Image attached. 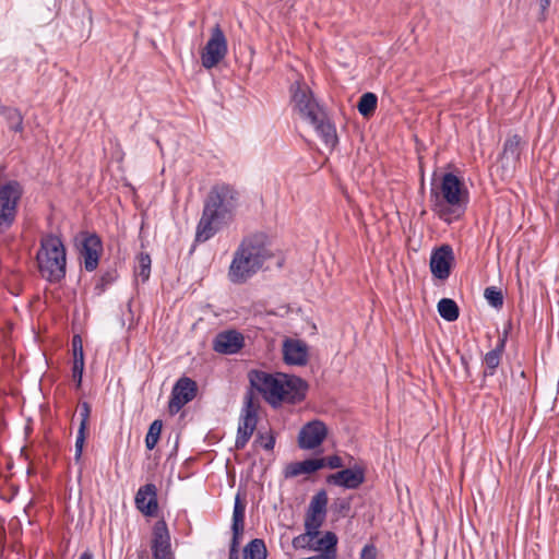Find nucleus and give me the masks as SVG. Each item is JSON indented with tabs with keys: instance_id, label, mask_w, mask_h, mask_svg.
Here are the masks:
<instances>
[{
	"instance_id": "1",
	"label": "nucleus",
	"mask_w": 559,
	"mask_h": 559,
	"mask_svg": "<svg viewBox=\"0 0 559 559\" xmlns=\"http://www.w3.org/2000/svg\"><path fill=\"white\" fill-rule=\"evenodd\" d=\"M239 190L227 182H217L209 191L203 203L201 217L195 227V243L213 238L222 228L230 224L239 206Z\"/></svg>"
},
{
	"instance_id": "2",
	"label": "nucleus",
	"mask_w": 559,
	"mask_h": 559,
	"mask_svg": "<svg viewBox=\"0 0 559 559\" xmlns=\"http://www.w3.org/2000/svg\"><path fill=\"white\" fill-rule=\"evenodd\" d=\"M249 381L264 400L277 408L282 404H297L305 400L308 384L301 378L286 373H269L262 370H251Z\"/></svg>"
},
{
	"instance_id": "3",
	"label": "nucleus",
	"mask_w": 559,
	"mask_h": 559,
	"mask_svg": "<svg viewBox=\"0 0 559 559\" xmlns=\"http://www.w3.org/2000/svg\"><path fill=\"white\" fill-rule=\"evenodd\" d=\"M431 211L443 222L460 218L468 202L464 183L453 173H445L439 187H431L429 193Z\"/></svg>"
},
{
	"instance_id": "4",
	"label": "nucleus",
	"mask_w": 559,
	"mask_h": 559,
	"mask_svg": "<svg viewBox=\"0 0 559 559\" xmlns=\"http://www.w3.org/2000/svg\"><path fill=\"white\" fill-rule=\"evenodd\" d=\"M272 257L261 235H253L242 239L234 253L228 276L233 283H243L254 275Z\"/></svg>"
},
{
	"instance_id": "5",
	"label": "nucleus",
	"mask_w": 559,
	"mask_h": 559,
	"mask_svg": "<svg viewBox=\"0 0 559 559\" xmlns=\"http://www.w3.org/2000/svg\"><path fill=\"white\" fill-rule=\"evenodd\" d=\"M36 261L43 278L50 283L61 282L67 273V251L62 239L53 234L41 237Z\"/></svg>"
},
{
	"instance_id": "6",
	"label": "nucleus",
	"mask_w": 559,
	"mask_h": 559,
	"mask_svg": "<svg viewBox=\"0 0 559 559\" xmlns=\"http://www.w3.org/2000/svg\"><path fill=\"white\" fill-rule=\"evenodd\" d=\"M23 188L16 180H10L0 187V234L14 223Z\"/></svg>"
},
{
	"instance_id": "7",
	"label": "nucleus",
	"mask_w": 559,
	"mask_h": 559,
	"mask_svg": "<svg viewBox=\"0 0 559 559\" xmlns=\"http://www.w3.org/2000/svg\"><path fill=\"white\" fill-rule=\"evenodd\" d=\"M228 53L227 38L219 24L211 29V35L201 51V62L205 69L216 67Z\"/></svg>"
},
{
	"instance_id": "8",
	"label": "nucleus",
	"mask_w": 559,
	"mask_h": 559,
	"mask_svg": "<svg viewBox=\"0 0 559 559\" xmlns=\"http://www.w3.org/2000/svg\"><path fill=\"white\" fill-rule=\"evenodd\" d=\"M292 103L294 109L306 119H316L323 109L316 100L310 87L302 81H296L290 85Z\"/></svg>"
},
{
	"instance_id": "9",
	"label": "nucleus",
	"mask_w": 559,
	"mask_h": 559,
	"mask_svg": "<svg viewBox=\"0 0 559 559\" xmlns=\"http://www.w3.org/2000/svg\"><path fill=\"white\" fill-rule=\"evenodd\" d=\"M258 424V406L253 397L248 393L245 397V404L239 416L235 448L242 450L252 437Z\"/></svg>"
},
{
	"instance_id": "10",
	"label": "nucleus",
	"mask_w": 559,
	"mask_h": 559,
	"mask_svg": "<svg viewBox=\"0 0 559 559\" xmlns=\"http://www.w3.org/2000/svg\"><path fill=\"white\" fill-rule=\"evenodd\" d=\"M75 243L83 258V265L87 272H93L99 264L103 252V241L96 233L81 231L75 237Z\"/></svg>"
},
{
	"instance_id": "11",
	"label": "nucleus",
	"mask_w": 559,
	"mask_h": 559,
	"mask_svg": "<svg viewBox=\"0 0 559 559\" xmlns=\"http://www.w3.org/2000/svg\"><path fill=\"white\" fill-rule=\"evenodd\" d=\"M198 392L195 381L188 377H181L173 386L168 409L170 414H177L186 404L191 402Z\"/></svg>"
},
{
	"instance_id": "12",
	"label": "nucleus",
	"mask_w": 559,
	"mask_h": 559,
	"mask_svg": "<svg viewBox=\"0 0 559 559\" xmlns=\"http://www.w3.org/2000/svg\"><path fill=\"white\" fill-rule=\"evenodd\" d=\"M328 436L326 425L319 419L305 424L298 435V445L302 450H313L321 445Z\"/></svg>"
},
{
	"instance_id": "13",
	"label": "nucleus",
	"mask_w": 559,
	"mask_h": 559,
	"mask_svg": "<svg viewBox=\"0 0 559 559\" xmlns=\"http://www.w3.org/2000/svg\"><path fill=\"white\" fill-rule=\"evenodd\" d=\"M453 263L454 253L450 245H442L432 250L429 264L433 277L440 281L449 278Z\"/></svg>"
},
{
	"instance_id": "14",
	"label": "nucleus",
	"mask_w": 559,
	"mask_h": 559,
	"mask_svg": "<svg viewBox=\"0 0 559 559\" xmlns=\"http://www.w3.org/2000/svg\"><path fill=\"white\" fill-rule=\"evenodd\" d=\"M152 552L154 559H174L170 544V534L164 520L157 521L153 526Z\"/></svg>"
},
{
	"instance_id": "15",
	"label": "nucleus",
	"mask_w": 559,
	"mask_h": 559,
	"mask_svg": "<svg viewBox=\"0 0 559 559\" xmlns=\"http://www.w3.org/2000/svg\"><path fill=\"white\" fill-rule=\"evenodd\" d=\"M365 479V468L356 464L353 467L330 474L326 477V483L345 489H357L364 484Z\"/></svg>"
},
{
	"instance_id": "16",
	"label": "nucleus",
	"mask_w": 559,
	"mask_h": 559,
	"mask_svg": "<svg viewBox=\"0 0 559 559\" xmlns=\"http://www.w3.org/2000/svg\"><path fill=\"white\" fill-rule=\"evenodd\" d=\"M245 346L243 335L236 330H228L218 333L213 341V349L216 353L233 355Z\"/></svg>"
},
{
	"instance_id": "17",
	"label": "nucleus",
	"mask_w": 559,
	"mask_h": 559,
	"mask_svg": "<svg viewBox=\"0 0 559 559\" xmlns=\"http://www.w3.org/2000/svg\"><path fill=\"white\" fill-rule=\"evenodd\" d=\"M135 506L146 516H154L158 510L157 487L150 483L141 486L134 498Z\"/></svg>"
},
{
	"instance_id": "18",
	"label": "nucleus",
	"mask_w": 559,
	"mask_h": 559,
	"mask_svg": "<svg viewBox=\"0 0 559 559\" xmlns=\"http://www.w3.org/2000/svg\"><path fill=\"white\" fill-rule=\"evenodd\" d=\"M308 346L304 341L286 338L283 343L284 361L290 366H306L308 362Z\"/></svg>"
},
{
	"instance_id": "19",
	"label": "nucleus",
	"mask_w": 559,
	"mask_h": 559,
	"mask_svg": "<svg viewBox=\"0 0 559 559\" xmlns=\"http://www.w3.org/2000/svg\"><path fill=\"white\" fill-rule=\"evenodd\" d=\"M308 121L314 127L318 135L326 146L334 147L337 144L338 139L335 126L326 117L324 110L320 111L316 119H309Z\"/></svg>"
},
{
	"instance_id": "20",
	"label": "nucleus",
	"mask_w": 559,
	"mask_h": 559,
	"mask_svg": "<svg viewBox=\"0 0 559 559\" xmlns=\"http://www.w3.org/2000/svg\"><path fill=\"white\" fill-rule=\"evenodd\" d=\"M508 340V331H504L502 334L499 335V338L497 341V344L495 348L489 350L485 357H484V364H485V370L484 376L485 377H492L497 368L499 367L501 362L502 354L506 349V344Z\"/></svg>"
},
{
	"instance_id": "21",
	"label": "nucleus",
	"mask_w": 559,
	"mask_h": 559,
	"mask_svg": "<svg viewBox=\"0 0 559 559\" xmlns=\"http://www.w3.org/2000/svg\"><path fill=\"white\" fill-rule=\"evenodd\" d=\"M90 415H91L90 404L87 402L81 403L80 404L81 421H80V427H79L78 435H76L75 454H74V460L76 462H79L82 456L83 447H84V442L86 439V429H87V425H88Z\"/></svg>"
},
{
	"instance_id": "22",
	"label": "nucleus",
	"mask_w": 559,
	"mask_h": 559,
	"mask_svg": "<svg viewBox=\"0 0 559 559\" xmlns=\"http://www.w3.org/2000/svg\"><path fill=\"white\" fill-rule=\"evenodd\" d=\"M321 468H323L322 461H319V459H307L288 464L285 468V477H297L301 474H311Z\"/></svg>"
},
{
	"instance_id": "23",
	"label": "nucleus",
	"mask_w": 559,
	"mask_h": 559,
	"mask_svg": "<svg viewBox=\"0 0 559 559\" xmlns=\"http://www.w3.org/2000/svg\"><path fill=\"white\" fill-rule=\"evenodd\" d=\"M336 545L337 536L333 532H325V534L319 538V536L312 542L311 550L321 551V554H328L336 559Z\"/></svg>"
},
{
	"instance_id": "24",
	"label": "nucleus",
	"mask_w": 559,
	"mask_h": 559,
	"mask_svg": "<svg viewBox=\"0 0 559 559\" xmlns=\"http://www.w3.org/2000/svg\"><path fill=\"white\" fill-rule=\"evenodd\" d=\"M521 156V136L514 134L509 136L503 144L502 159L508 164H515Z\"/></svg>"
},
{
	"instance_id": "25",
	"label": "nucleus",
	"mask_w": 559,
	"mask_h": 559,
	"mask_svg": "<svg viewBox=\"0 0 559 559\" xmlns=\"http://www.w3.org/2000/svg\"><path fill=\"white\" fill-rule=\"evenodd\" d=\"M118 277L119 273L117 270V263L104 270L94 286L95 295L100 296L104 294L106 289L118 280Z\"/></svg>"
},
{
	"instance_id": "26",
	"label": "nucleus",
	"mask_w": 559,
	"mask_h": 559,
	"mask_svg": "<svg viewBox=\"0 0 559 559\" xmlns=\"http://www.w3.org/2000/svg\"><path fill=\"white\" fill-rule=\"evenodd\" d=\"M245 530V506L240 501L239 495L236 496L233 510V537L241 538Z\"/></svg>"
},
{
	"instance_id": "27",
	"label": "nucleus",
	"mask_w": 559,
	"mask_h": 559,
	"mask_svg": "<svg viewBox=\"0 0 559 559\" xmlns=\"http://www.w3.org/2000/svg\"><path fill=\"white\" fill-rule=\"evenodd\" d=\"M437 308L440 317L448 322L457 320L460 316L459 306L453 299L442 298L439 300Z\"/></svg>"
},
{
	"instance_id": "28",
	"label": "nucleus",
	"mask_w": 559,
	"mask_h": 559,
	"mask_svg": "<svg viewBox=\"0 0 559 559\" xmlns=\"http://www.w3.org/2000/svg\"><path fill=\"white\" fill-rule=\"evenodd\" d=\"M267 550L263 539L254 538L243 548V559H266Z\"/></svg>"
},
{
	"instance_id": "29",
	"label": "nucleus",
	"mask_w": 559,
	"mask_h": 559,
	"mask_svg": "<svg viewBox=\"0 0 559 559\" xmlns=\"http://www.w3.org/2000/svg\"><path fill=\"white\" fill-rule=\"evenodd\" d=\"M378 97L373 93H365L360 96L357 104L359 114L364 117L370 116L377 108Z\"/></svg>"
},
{
	"instance_id": "30",
	"label": "nucleus",
	"mask_w": 559,
	"mask_h": 559,
	"mask_svg": "<svg viewBox=\"0 0 559 559\" xmlns=\"http://www.w3.org/2000/svg\"><path fill=\"white\" fill-rule=\"evenodd\" d=\"M328 495L324 489L318 491L311 499L307 512L326 516Z\"/></svg>"
},
{
	"instance_id": "31",
	"label": "nucleus",
	"mask_w": 559,
	"mask_h": 559,
	"mask_svg": "<svg viewBox=\"0 0 559 559\" xmlns=\"http://www.w3.org/2000/svg\"><path fill=\"white\" fill-rule=\"evenodd\" d=\"M163 428V421L160 419H155L148 427V431L145 437V447L147 450H153L160 436V431Z\"/></svg>"
},
{
	"instance_id": "32",
	"label": "nucleus",
	"mask_w": 559,
	"mask_h": 559,
	"mask_svg": "<svg viewBox=\"0 0 559 559\" xmlns=\"http://www.w3.org/2000/svg\"><path fill=\"white\" fill-rule=\"evenodd\" d=\"M151 257L148 253L141 252L138 255V265L135 266V274L141 277L142 282H146L151 275Z\"/></svg>"
},
{
	"instance_id": "33",
	"label": "nucleus",
	"mask_w": 559,
	"mask_h": 559,
	"mask_svg": "<svg viewBox=\"0 0 559 559\" xmlns=\"http://www.w3.org/2000/svg\"><path fill=\"white\" fill-rule=\"evenodd\" d=\"M324 520L325 515L307 512L305 519V530L318 537L320 535V527L322 526Z\"/></svg>"
},
{
	"instance_id": "34",
	"label": "nucleus",
	"mask_w": 559,
	"mask_h": 559,
	"mask_svg": "<svg viewBox=\"0 0 559 559\" xmlns=\"http://www.w3.org/2000/svg\"><path fill=\"white\" fill-rule=\"evenodd\" d=\"M4 119L9 126V129L14 131V132H23L24 130V126H23V115L21 114V111L17 109V108H12L11 111H9V114H7L4 116Z\"/></svg>"
},
{
	"instance_id": "35",
	"label": "nucleus",
	"mask_w": 559,
	"mask_h": 559,
	"mask_svg": "<svg viewBox=\"0 0 559 559\" xmlns=\"http://www.w3.org/2000/svg\"><path fill=\"white\" fill-rule=\"evenodd\" d=\"M484 297L487 302L496 309H500L503 306L502 292L496 286L487 287L484 292Z\"/></svg>"
},
{
	"instance_id": "36",
	"label": "nucleus",
	"mask_w": 559,
	"mask_h": 559,
	"mask_svg": "<svg viewBox=\"0 0 559 559\" xmlns=\"http://www.w3.org/2000/svg\"><path fill=\"white\" fill-rule=\"evenodd\" d=\"M317 537L314 535H312L311 533L306 531L305 533L294 537L292 545L295 549H310L311 550L312 542Z\"/></svg>"
},
{
	"instance_id": "37",
	"label": "nucleus",
	"mask_w": 559,
	"mask_h": 559,
	"mask_svg": "<svg viewBox=\"0 0 559 559\" xmlns=\"http://www.w3.org/2000/svg\"><path fill=\"white\" fill-rule=\"evenodd\" d=\"M255 443H259L266 451H272L275 445V436L272 431L263 433L261 431L258 432Z\"/></svg>"
},
{
	"instance_id": "38",
	"label": "nucleus",
	"mask_w": 559,
	"mask_h": 559,
	"mask_svg": "<svg viewBox=\"0 0 559 559\" xmlns=\"http://www.w3.org/2000/svg\"><path fill=\"white\" fill-rule=\"evenodd\" d=\"M72 350H73V361H84V352L82 338L80 335H74L72 337Z\"/></svg>"
},
{
	"instance_id": "39",
	"label": "nucleus",
	"mask_w": 559,
	"mask_h": 559,
	"mask_svg": "<svg viewBox=\"0 0 559 559\" xmlns=\"http://www.w3.org/2000/svg\"><path fill=\"white\" fill-rule=\"evenodd\" d=\"M319 461H322L323 467L328 466L331 469L342 468L344 466V462L342 457L338 455L320 457Z\"/></svg>"
},
{
	"instance_id": "40",
	"label": "nucleus",
	"mask_w": 559,
	"mask_h": 559,
	"mask_svg": "<svg viewBox=\"0 0 559 559\" xmlns=\"http://www.w3.org/2000/svg\"><path fill=\"white\" fill-rule=\"evenodd\" d=\"M84 371V361H73L72 367V378L76 382V388H80L82 384V377Z\"/></svg>"
},
{
	"instance_id": "41",
	"label": "nucleus",
	"mask_w": 559,
	"mask_h": 559,
	"mask_svg": "<svg viewBox=\"0 0 559 559\" xmlns=\"http://www.w3.org/2000/svg\"><path fill=\"white\" fill-rule=\"evenodd\" d=\"M377 547L373 544H367L360 551V559H377Z\"/></svg>"
},
{
	"instance_id": "42",
	"label": "nucleus",
	"mask_w": 559,
	"mask_h": 559,
	"mask_svg": "<svg viewBox=\"0 0 559 559\" xmlns=\"http://www.w3.org/2000/svg\"><path fill=\"white\" fill-rule=\"evenodd\" d=\"M240 539L241 538H236V537L231 538V544H230L228 559H239L238 547H239V544H240Z\"/></svg>"
},
{
	"instance_id": "43",
	"label": "nucleus",
	"mask_w": 559,
	"mask_h": 559,
	"mask_svg": "<svg viewBox=\"0 0 559 559\" xmlns=\"http://www.w3.org/2000/svg\"><path fill=\"white\" fill-rule=\"evenodd\" d=\"M550 5V0H540L542 20H545V12Z\"/></svg>"
},
{
	"instance_id": "44",
	"label": "nucleus",
	"mask_w": 559,
	"mask_h": 559,
	"mask_svg": "<svg viewBox=\"0 0 559 559\" xmlns=\"http://www.w3.org/2000/svg\"><path fill=\"white\" fill-rule=\"evenodd\" d=\"M349 509H350V503L348 501H346V500L341 501V503H340V511L341 512H343V511L344 512H348Z\"/></svg>"
},
{
	"instance_id": "45",
	"label": "nucleus",
	"mask_w": 559,
	"mask_h": 559,
	"mask_svg": "<svg viewBox=\"0 0 559 559\" xmlns=\"http://www.w3.org/2000/svg\"><path fill=\"white\" fill-rule=\"evenodd\" d=\"M13 107L5 106L0 103V116L4 117L9 111L12 110Z\"/></svg>"
},
{
	"instance_id": "46",
	"label": "nucleus",
	"mask_w": 559,
	"mask_h": 559,
	"mask_svg": "<svg viewBox=\"0 0 559 559\" xmlns=\"http://www.w3.org/2000/svg\"><path fill=\"white\" fill-rule=\"evenodd\" d=\"M79 559H93V554L87 549L81 554Z\"/></svg>"
},
{
	"instance_id": "47",
	"label": "nucleus",
	"mask_w": 559,
	"mask_h": 559,
	"mask_svg": "<svg viewBox=\"0 0 559 559\" xmlns=\"http://www.w3.org/2000/svg\"><path fill=\"white\" fill-rule=\"evenodd\" d=\"M461 362L464 366L465 370L468 372V361L465 356H461Z\"/></svg>"
}]
</instances>
